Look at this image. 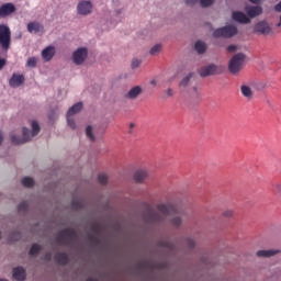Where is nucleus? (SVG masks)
<instances>
[{"instance_id":"a19ab883","label":"nucleus","mask_w":281,"mask_h":281,"mask_svg":"<svg viewBox=\"0 0 281 281\" xmlns=\"http://www.w3.org/2000/svg\"><path fill=\"white\" fill-rule=\"evenodd\" d=\"M273 188L278 194H281V181L279 183H276Z\"/></svg>"},{"instance_id":"2f4dec72","label":"nucleus","mask_w":281,"mask_h":281,"mask_svg":"<svg viewBox=\"0 0 281 281\" xmlns=\"http://www.w3.org/2000/svg\"><path fill=\"white\" fill-rule=\"evenodd\" d=\"M98 180L101 186H106V183L109 182V176H106L105 173H100L98 176Z\"/></svg>"},{"instance_id":"a18cd8bd","label":"nucleus","mask_w":281,"mask_h":281,"mask_svg":"<svg viewBox=\"0 0 281 281\" xmlns=\"http://www.w3.org/2000/svg\"><path fill=\"white\" fill-rule=\"evenodd\" d=\"M3 67H5V59L0 58V71L3 69Z\"/></svg>"},{"instance_id":"9d476101","label":"nucleus","mask_w":281,"mask_h":281,"mask_svg":"<svg viewBox=\"0 0 281 281\" xmlns=\"http://www.w3.org/2000/svg\"><path fill=\"white\" fill-rule=\"evenodd\" d=\"M255 34H261L262 36H269V34L272 32L271 26L269 25L268 21H260L257 24H255L254 27Z\"/></svg>"},{"instance_id":"aec40b11","label":"nucleus","mask_w":281,"mask_h":281,"mask_svg":"<svg viewBox=\"0 0 281 281\" xmlns=\"http://www.w3.org/2000/svg\"><path fill=\"white\" fill-rule=\"evenodd\" d=\"M54 258L57 265L65 266L69 262V256H67V252H57Z\"/></svg>"},{"instance_id":"4468645a","label":"nucleus","mask_w":281,"mask_h":281,"mask_svg":"<svg viewBox=\"0 0 281 281\" xmlns=\"http://www.w3.org/2000/svg\"><path fill=\"white\" fill-rule=\"evenodd\" d=\"M23 82H25V76L13 74L9 80V86L12 87V89H16L18 87H21Z\"/></svg>"},{"instance_id":"473e14b6","label":"nucleus","mask_w":281,"mask_h":281,"mask_svg":"<svg viewBox=\"0 0 281 281\" xmlns=\"http://www.w3.org/2000/svg\"><path fill=\"white\" fill-rule=\"evenodd\" d=\"M37 63H38V59H36V57H30L26 61V67H31V69H34Z\"/></svg>"},{"instance_id":"e433bc0d","label":"nucleus","mask_w":281,"mask_h":281,"mask_svg":"<svg viewBox=\"0 0 281 281\" xmlns=\"http://www.w3.org/2000/svg\"><path fill=\"white\" fill-rule=\"evenodd\" d=\"M213 3V1H200V8H210Z\"/></svg>"},{"instance_id":"423d86ee","label":"nucleus","mask_w":281,"mask_h":281,"mask_svg":"<svg viewBox=\"0 0 281 281\" xmlns=\"http://www.w3.org/2000/svg\"><path fill=\"white\" fill-rule=\"evenodd\" d=\"M238 34V27L234 25H226L213 32L214 38H232Z\"/></svg>"},{"instance_id":"f03ea898","label":"nucleus","mask_w":281,"mask_h":281,"mask_svg":"<svg viewBox=\"0 0 281 281\" xmlns=\"http://www.w3.org/2000/svg\"><path fill=\"white\" fill-rule=\"evenodd\" d=\"M38 133H41V126L38 125V122L33 121L32 122V132H30V130H27L26 127H23V130H22L23 138L12 135L11 142H12V144H14V146H19L21 144H26V142H30L32 139V137H36V135H38Z\"/></svg>"},{"instance_id":"4c0bfd02","label":"nucleus","mask_w":281,"mask_h":281,"mask_svg":"<svg viewBox=\"0 0 281 281\" xmlns=\"http://www.w3.org/2000/svg\"><path fill=\"white\" fill-rule=\"evenodd\" d=\"M139 65H142V60H139V59L132 60V69H137V67H139Z\"/></svg>"},{"instance_id":"7ed1b4c3","label":"nucleus","mask_w":281,"mask_h":281,"mask_svg":"<svg viewBox=\"0 0 281 281\" xmlns=\"http://www.w3.org/2000/svg\"><path fill=\"white\" fill-rule=\"evenodd\" d=\"M76 240H78V233L74 228H65L56 235L57 245H71Z\"/></svg>"},{"instance_id":"0eeeda50","label":"nucleus","mask_w":281,"mask_h":281,"mask_svg":"<svg viewBox=\"0 0 281 281\" xmlns=\"http://www.w3.org/2000/svg\"><path fill=\"white\" fill-rule=\"evenodd\" d=\"M222 71H223V66H216L214 64H211L209 66L201 68L200 76L202 78H207V76H216Z\"/></svg>"},{"instance_id":"4be33fe9","label":"nucleus","mask_w":281,"mask_h":281,"mask_svg":"<svg viewBox=\"0 0 281 281\" xmlns=\"http://www.w3.org/2000/svg\"><path fill=\"white\" fill-rule=\"evenodd\" d=\"M278 254H280V250L274 249L257 251L258 258H271V256H278Z\"/></svg>"},{"instance_id":"7c9ffc66","label":"nucleus","mask_w":281,"mask_h":281,"mask_svg":"<svg viewBox=\"0 0 281 281\" xmlns=\"http://www.w3.org/2000/svg\"><path fill=\"white\" fill-rule=\"evenodd\" d=\"M159 52H161V44H156L150 48L149 54L150 56H157Z\"/></svg>"},{"instance_id":"6e6552de","label":"nucleus","mask_w":281,"mask_h":281,"mask_svg":"<svg viewBox=\"0 0 281 281\" xmlns=\"http://www.w3.org/2000/svg\"><path fill=\"white\" fill-rule=\"evenodd\" d=\"M88 56L89 50L86 47H80L72 53V61L75 65H82Z\"/></svg>"},{"instance_id":"c85d7f7f","label":"nucleus","mask_w":281,"mask_h":281,"mask_svg":"<svg viewBox=\"0 0 281 281\" xmlns=\"http://www.w3.org/2000/svg\"><path fill=\"white\" fill-rule=\"evenodd\" d=\"M41 251V245L38 244H33L29 254L30 256H37V254Z\"/></svg>"},{"instance_id":"ddd939ff","label":"nucleus","mask_w":281,"mask_h":281,"mask_svg":"<svg viewBox=\"0 0 281 281\" xmlns=\"http://www.w3.org/2000/svg\"><path fill=\"white\" fill-rule=\"evenodd\" d=\"M27 32H30V34H43V32H45V26L37 21L30 22L27 24Z\"/></svg>"},{"instance_id":"b1692460","label":"nucleus","mask_w":281,"mask_h":281,"mask_svg":"<svg viewBox=\"0 0 281 281\" xmlns=\"http://www.w3.org/2000/svg\"><path fill=\"white\" fill-rule=\"evenodd\" d=\"M205 49H207V46L204 42L198 41L195 43V52H198V54H205Z\"/></svg>"},{"instance_id":"39448f33","label":"nucleus","mask_w":281,"mask_h":281,"mask_svg":"<svg viewBox=\"0 0 281 281\" xmlns=\"http://www.w3.org/2000/svg\"><path fill=\"white\" fill-rule=\"evenodd\" d=\"M12 43V31L5 24H0V46L2 49H10Z\"/></svg>"},{"instance_id":"c03bdc74","label":"nucleus","mask_w":281,"mask_h":281,"mask_svg":"<svg viewBox=\"0 0 281 281\" xmlns=\"http://www.w3.org/2000/svg\"><path fill=\"white\" fill-rule=\"evenodd\" d=\"M227 52H236V45H229L228 47H227Z\"/></svg>"},{"instance_id":"6ab92c4d","label":"nucleus","mask_w":281,"mask_h":281,"mask_svg":"<svg viewBox=\"0 0 281 281\" xmlns=\"http://www.w3.org/2000/svg\"><path fill=\"white\" fill-rule=\"evenodd\" d=\"M142 95V87L136 86L133 87L126 94L125 98L127 100H137V97Z\"/></svg>"},{"instance_id":"c756f323","label":"nucleus","mask_w":281,"mask_h":281,"mask_svg":"<svg viewBox=\"0 0 281 281\" xmlns=\"http://www.w3.org/2000/svg\"><path fill=\"white\" fill-rule=\"evenodd\" d=\"M16 240H21V233L13 232L9 236V243H15Z\"/></svg>"},{"instance_id":"20e7f679","label":"nucleus","mask_w":281,"mask_h":281,"mask_svg":"<svg viewBox=\"0 0 281 281\" xmlns=\"http://www.w3.org/2000/svg\"><path fill=\"white\" fill-rule=\"evenodd\" d=\"M246 58L247 56L244 53H238L231 58L228 63V70L233 76H238V74L243 71Z\"/></svg>"},{"instance_id":"2eb2a0df","label":"nucleus","mask_w":281,"mask_h":281,"mask_svg":"<svg viewBox=\"0 0 281 281\" xmlns=\"http://www.w3.org/2000/svg\"><path fill=\"white\" fill-rule=\"evenodd\" d=\"M245 12L248 15V19H256V16L262 14V7H246Z\"/></svg>"},{"instance_id":"dca6fc26","label":"nucleus","mask_w":281,"mask_h":281,"mask_svg":"<svg viewBox=\"0 0 281 281\" xmlns=\"http://www.w3.org/2000/svg\"><path fill=\"white\" fill-rule=\"evenodd\" d=\"M232 16H233V20L236 21L237 23H243V24L251 23V19H249V16H247V14H245L244 12L235 11L233 12Z\"/></svg>"},{"instance_id":"1a4fd4ad","label":"nucleus","mask_w":281,"mask_h":281,"mask_svg":"<svg viewBox=\"0 0 281 281\" xmlns=\"http://www.w3.org/2000/svg\"><path fill=\"white\" fill-rule=\"evenodd\" d=\"M80 111H82V102H78L76 104H74L67 113V122H68V126H70V128H76V122L71 119L72 115H76V113H80Z\"/></svg>"},{"instance_id":"79ce46f5","label":"nucleus","mask_w":281,"mask_h":281,"mask_svg":"<svg viewBox=\"0 0 281 281\" xmlns=\"http://www.w3.org/2000/svg\"><path fill=\"white\" fill-rule=\"evenodd\" d=\"M133 128H135V123H130V127H128L130 135H133Z\"/></svg>"},{"instance_id":"f257e3e1","label":"nucleus","mask_w":281,"mask_h":281,"mask_svg":"<svg viewBox=\"0 0 281 281\" xmlns=\"http://www.w3.org/2000/svg\"><path fill=\"white\" fill-rule=\"evenodd\" d=\"M157 210L160 214L151 205L146 206L144 218L147 223H164V218L170 214V207L166 204H158Z\"/></svg>"},{"instance_id":"a878e982","label":"nucleus","mask_w":281,"mask_h":281,"mask_svg":"<svg viewBox=\"0 0 281 281\" xmlns=\"http://www.w3.org/2000/svg\"><path fill=\"white\" fill-rule=\"evenodd\" d=\"M192 76H194L192 72H190L189 75H187L180 82V87L182 89H186V87H188V85H190V80L192 79Z\"/></svg>"},{"instance_id":"864d4df0","label":"nucleus","mask_w":281,"mask_h":281,"mask_svg":"<svg viewBox=\"0 0 281 281\" xmlns=\"http://www.w3.org/2000/svg\"><path fill=\"white\" fill-rule=\"evenodd\" d=\"M87 281H98V280L93 279V278H89V279H87Z\"/></svg>"},{"instance_id":"cd10ccee","label":"nucleus","mask_w":281,"mask_h":281,"mask_svg":"<svg viewBox=\"0 0 281 281\" xmlns=\"http://www.w3.org/2000/svg\"><path fill=\"white\" fill-rule=\"evenodd\" d=\"M86 135L90 139V142H95V136H93V127H91V125L87 126Z\"/></svg>"},{"instance_id":"f3484780","label":"nucleus","mask_w":281,"mask_h":281,"mask_svg":"<svg viewBox=\"0 0 281 281\" xmlns=\"http://www.w3.org/2000/svg\"><path fill=\"white\" fill-rule=\"evenodd\" d=\"M148 179V171L146 169H138L134 172V181L136 183H144Z\"/></svg>"},{"instance_id":"5701e85b","label":"nucleus","mask_w":281,"mask_h":281,"mask_svg":"<svg viewBox=\"0 0 281 281\" xmlns=\"http://www.w3.org/2000/svg\"><path fill=\"white\" fill-rule=\"evenodd\" d=\"M169 223L172 225V227H181V224L183 223V218L179 214H175L170 220Z\"/></svg>"},{"instance_id":"8fccbe9b","label":"nucleus","mask_w":281,"mask_h":281,"mask_svg":"<svg viewBox=\"0 0 281 281\" xmlns=\"http://www.w3.org/2000/svg\"><path fill=\"white\" fill-rule=\"evenodd\" d=\"M89 239L92 240V243H95L98 240V238H95V236H93V235H90Z\"/></svg>"},{"instance_id":"de8ad7c7","label":"nucleus","mask_w":281,"mask_h":281,"mask_svg":"<svg viewBox=\"0 0 281 281\" xmlns=\"http://www.w3.org/2000/svg\"><path fill=\"white\" fill-rule=\"evenodd\" d=\"M274 12H281V2L274 7Z\"/></svg>"},{"instance_id":"09e8293b","label":"nucleus","mask_w":281,"mask_h":281,"mask_svg":"<svg viewBox=\"0 0 281 281\" xmlns=\"http://www.w3.org/2000/svg\"><path fill=\"white\" fill-rule=\"evenodd\" d=\"M167 94L169 95V98H172V95H175V92L172 91V89H168L167 90Z\"/></svg>"},{"instance_id":"a211bd4d","label":"nucleus","mask_w":281,"mask_h":281,"mask_svg":"<svg viewBox=\"0 0 281 281\" xmlns=\"http://www.w3.org/2000/svg\"><path fill=\"white\" fill-rule=\"evenodd\" d=\"M56 54V48L54 46H47L43 52H42V57L46 63H49L52 58H54V55Z\"/></svg>"},{"instance_id":"f8f14e48","label":"nucleus","mask_w":281,"mask_h":281,"mask_svg":"<svg viewBox=\"0 0 281 281\" xmlns=\"http://www.w3.org/2000/svg\"><path fill=\"white\" fill-rule=\"evenodd\" d=\"M16 12V7L12 3H5L0 7V19H5V16H10V14H14Z\"/></svg>"},{"instance_id":"603ef678","label":"nucleus","mask_w":281,"mask_h":281,"mask_svg":"<svg viewBox=\"0 0 281 281\" xmlns=\"http://www.w3.org/2000/svg\"><path fill=\"white\" fill-rule=\"evenodd\" d=\"M277 27H281V15L279 16V22L277 23Z\"/></svg>"},{"instance_id":"9b49d317","label":"nucleus","mask_w":281,"mask_h":281,"mask_svg":"<svg viewBox=\"0 0 281 281\" xmlns=\"http://www.w3.org/2000/svg\"><path fill=\"white\" fill-rule=\"evenodd\" d=\"M92 10H93V4H91V1H81L77 5L78 14H81L83 16H87V14H91Z\"/></svg>"},{"instance_id":"58836bf2","label":"nucleus","mask_w":281,"mask_h":281,"mask_svg":"<svg viewBox=\"0 0 281 281\" xmlns=\"http://www.w3.org/2000/svg\"><path fill=\"white\" fill-rule=\"evenodd\" d=\"M187 245L189 247V249H194V239L192 238H187Z\"/></svg>"},{"instance_id":"37998d69","label":"nucleus","mask_w":281,"mask_h":281,"mask_svg":"<svg viewBox=\"0 0 281 281\" xmlns=\"http://www.w3.org/2000/svg\"><path fill=\"white\" fill-rule=\"evenodd\" d=\"M44 260H46L47 262H49V260H52V252H47V254L44 256Z\"/></svg>"},{"instance_id":"49530a36","label":"nucleus","mask_w":281,"mask_h":281,"mask_svg":"<svg viewBox=\"0 0 281 281\" xmlns=\"http://www.w3.org/2000/svg\"><path fill=\"white\" fill-rule=\"evenodd\" d=\"M193 91H194L195 97L198 98V100H201V94H200L199 91L196 90V87H193Z\"/></svg>"},{"instance_id":"f704fd0d","label":"nucleus","mask_w":281,"mask_h":281,"mask_svg":"<svg viewBox=\"0 0 281 281\" xmlns=\"http://www.w3.org/2000/svg\"><path fill=\"white\" fill-rule=\"evenodd\" d=\"M29 204L27 202H21L18 206V212H27Z\"/></svg>"},{"instance_id":"bb28decb","label":"nucleus","mask_w":281,"mask_h":281,"mask_svg":"<svg viewBox=\"0 0 281 281\" xmlns=\"http://www.w3.org/2000/svg\"><path fill=\"white\" fill-rule=\"evenodd\" d=\"M22 186H24V188H34V179H32L30 177L23 178Z\"/></svg>"},{"instance_id":"3c124183","label":"nucleus","mask_w":281,"mask_h":281,"mask_svg":"<svg viewBox=\"0 0 281 281\" xmlns=\"http://www.w3.org/2000/svg\"><path fill=\"white\" fill-rule=\"evenodd\" d=\"M3 143V134L0 132V146Z\"/></svg>"},{"instance_id":"412c9836","label":"nucleus","mask_w":281,"mask_h":281,"mask_svg":"<svg viewBox=\"0 0 281 281\" xmlns=\"http://www.w3.org/2000/svg\"><path fill=\"white\" fill-rule=\"evenodd\" d=\"M13 278L18 281H23L26 278L25 269L23 267H18L13 269Z\"/></svg>"},{"instance_id":"c9c22d12","label":"nucleus","mask_w":281,"mask_h":281,"mask_svg":"<svg viewBox=\"0 0 281 281\" xmlns=\"http://www.w3.org/2000/svg\"><path fill=\"white\" fill-rule=\"evenodd\" d=\"M222 216H224L225 218H232V216H234V211L226 210L222 213Z\"/></svg>"},{"instance_id":"72a5a7b5","label":"nucleus","mask_w":281,"mask_h":281,"mask_svg":"<svg viewBox=\"0 0 281 281\" xmlns=\"http://www.w3.org/2000/svg\"><path fill=\"white\" fill-rule=\"evenodd\" d=\"M71 207H72V210H82L83 204L80 201H72Z\"/></svg>"},{"instance_id":"393cba45","label":"nucleus","mask_w":281,"mask_h":281,"mask_svg":"<svg viewBox=\"0 0 281 281\" xmlns=\"http://www.w3.org/2000/svg\"><path fill=\"white\" fill-rule=\"evenodd\" d=\"M240 91L244 98H251L254 95V91H251L249 86H241Z\"/></svg>"},{"instance_id":"ea45409f","label":"nucleus","mask_w":281,"mask_h":281,"mask_svg":"<svg viewBox=\"0 0 281 281\" xmlns=\"http://www.w3.org/2000/svg\"><path fill=\"white\" fill-rule=\"evenodd\" d=\"M91 229H92V232H94V234H100V226H99V224H93Z\"/></svg>"}]
</instances>
